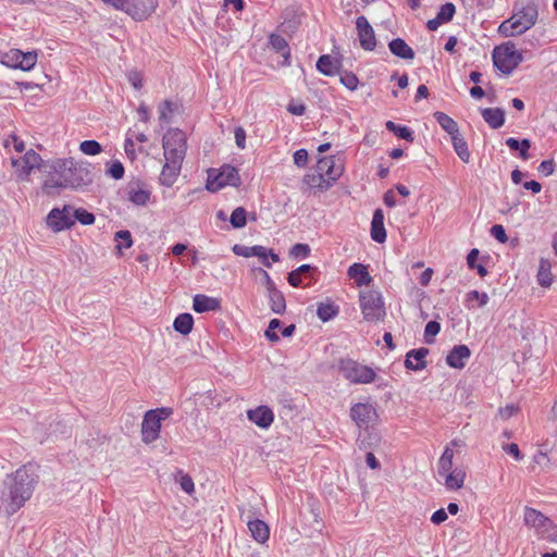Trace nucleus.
Listing matches in <instances>:
<instances>
[{
    "instance_id": "f257e3e1",
    "label": "nucleus",
    "mask_w": 557,
    "mask_h": 557,
    "mask_svg": "<svg viewBox=\"0 0 557 557\" xmlns=\"http://www.w3.org/2000/svg\"><path fill=\"white\" fill-rule=\"evenodd\" d=\"M35 476L32 467L23 466L8 475L0 491V509L7 515L15 513L34 492Z\"/></svg>"
},
{
    "instance_id": "f03ea898",
    "label": "nucleus",
    "mask_w": 557,
    "mask_h": 557,
    "mask_svg": "<svg viewBox=\"0 0 557 557\" xmlns=\"http://www.w3.org/2000/svg\"><path fill=\"white\" fill-rule=\"evenodd\" d=\"M537 17L539 10L534 3L515 7L512 15L499 25L498 33L504 37L522 35L536 24Z\"/></svg>"
},
{
    "instance_id": "7ed1b4c3",
    "label": "nucleus",
    "mask_w": 557,
    "mask_h": 557,
    "mask_svg": "<svg viewBox=\"0 0 557 557\" xmlns=\"http://www.w3.org/2000/svg\"><path fill=\"white\" fill-rule=\"evenodd\" d=\"M52 169L55 174L62 176L69 188H81L92 182V173L88 163L76 162L74 159H59Z\"/></svg>"
},
{
    "instance_id": "20e7f679",
    "label": "nucleus",
    "mask_w": 557,
    "mask_h": 557,
    "mask_svg": "<svg viewBox=\"0 0 557 557\" xmlns=\"http://www.w3.org/2000/svg\"><path fill=\"white\" fill-rule=\"evenodd\" d=\"M345 162L342 156L322 157L317 162V174L312 175V181H319L314 188L320 191L329 189L344 173Z\"/></svg>"
},
{
    "instance_id": "39448f33",
    "label": "nucleus",
    "mask_w": 557,
    "mask_h": 557,
    "mask_svg": "<svg viewBox=\"0 0 557 557\" xmlns=\"http://www.w3.org/2000/svg\"><path fill=\"white\" fill-rule=\"evenodd\" d=\"M521 52L516 49L511 41L498 46L493 51L494 65L504 74H510L521 62Z\"/></svg>"
},
{
    "instance_id": "423d86ee",
    "label": "nucleus",
    "mask_w": 557,
    "mask_h": 557,
    "mask_svg": "<svg viewBox=\"0 0 557 557\" xmlns=\"http://www.w3.org/2000/svg\"><path fill=\"white\" fill-rule=\"evenodd\" d=\"M523 521L527 527L534 529L541 537L552 541L557 537V528L553 521L534 508H524Z\"/></svg>"
},
{
    "instance_id": "0eeeda50",
    "label": "nucleus",
    "mask_w": 557,
    "mask_h": 557,
    "mask_svg": "<svg viewBox=\"0 0 557 557\" xmlns=\"http://www.w3.org/2000/svg\"><path fill=\"white\" fill-rule=\"evenodd\" d=\"M338 368L343 376L352 384H369L374 382L376 377L372 368L360 364L352 359H342Z\"/></svg>"
},
{
    "instance_id": "6e6552de",
    "label": "nucleus",
    "mask_w": 557,
    "mask_h": 557,
    "mask_svg": "<svg viewBox=\"0 0 557 557\" xmlns=\"http://www.w3.org/2000/svg\"><path fill=\"white\" fill-rule=\"evenodd\" d=\"M186 136L177 129H170L163 136L164 158L183 161L186 153Z\"/></svg>"
},
{
    "instance_id": "1a4fd4ad",
    "label": "nucleus",
    "mask_w": 557,
    "mask_h": 557,
    "mask_svg": "<svg viewBox=\"0 0 557 557\" xmlns=\"http://www.w3.org/2000/svg\"><path fill=\"white\" fill-rule=\"evenodd\" d=\"M360 307L367 321H377L385 315L382 296L375 290H363L360 293Z\"/></svg>"
},
{
    "instance_id": "9d476101",
    "label": "nucleus",
    "mask_w": 557,
    "mask_h": 557,
    "mask_svg": "<svg viewBox=\"0 0 557 557\" xmlns=\"http://www.w3.org/2000/svg\"><path fill=\"white\" fill-rule=\"evenodd\" d=\"M158 0H124L121 11L135 21L148 18L157 9Z\"/></svg>"
},
{
    "instance_id": "9b49d317",
    "label": "nucleus",
    "mask_w": 557,
    "mask_h": 557,
    "mask_svg": "<svg viewBox=\"0 0 557 557\" xmlns=\"http://www.w3.org/2000/svg\"><path fill=\"white\" fill-rule=\"evenodd\" d=\"M47 225L53 232H61L74 225L73 208L64 206L62 209H52L47 216Z\"/></svg>"
},
{
    "instance_id": "f8f14e48",
    "label": "nucleus",
    "mask_w": 557,
    "mask_h": 557,
    "mask_svg": "<svg viewBox=\"0 0 557 557\" xmlns=\"http://www.w3.org/2000/svg\"><path fill=\"white\" fill-rule=\"evenodd\" d=\"M41 157L33 149L28 150L23 158L12 159L13 168H16V175L20 181H26L34 169L39 168Z\"/></svg>"
},
{
    "instance_id": "ddd939ff",
    "label": "nucleus",
    "mask_w": 557,
    "mask_h": 557,
    "mask_svg": "<svg viewBox=\"0 0 557 557\" xmlns=\"http://www.w3.org/2000/svg\"><path fill=\"white\" fill-rule=\"evenodd\" d=\"M239 184L238 171L232 165L222 166L220 173L207 182V189L216 191L225 185L237 186Z\"/></svg>"
},
{
    "instance_id": "4468645a",
    "label": "nucleus",
    "mask_w": 557,
    "mask_h": 557,
    "mask_svg": "<svg viewBox=\"0 0 557 557\" xmlns=\"http://www.w3.org/2000/svg\"><path fill=\"white\" fill-rule=\"evenodd\" d=\"M161 422L156 412L147 411L141 424V437L146 444L154 442L160 434Z\"/></svg>"
},
{
    "instance_id": "2eb2a0df",
    "label": "nucleus",
    "mask_w": 557,
    "mask_h": 557,
    "mask_svg": "<svg viewBox=\"0 0 557 557\" xmlns=\"http://www.w3.org/2000/svg\"><path fill=\"white\" fill-rule=\"evenodd\" d=\"M356 27L358 30V37L360 46L364 50H373L376 46L375 35L372 26L368 22L367 17L361 15L356 21Z\"/></svg>"
},
{
    "instance_id": "dca6fc26",
    "label": "nucleus",
    "mask_w": 557,
    "mask_h": 557,
    "mask_svg": "<svg viewBox=\"0 0 557 557\" xmlns=\"http://www.w3.org/2000/svg\"><path fill=\"white\" fill-rule=\"evenodd\" d=\"M150 196V189L141 182H133L127 186V199L135 206H146Z\"/></svg>"
},
{
    "instance_id": "f3484780",
    "label": "nucleus",
    "mask_w": 557,
    "mask_h": 557,
    "mask_svg": "<svg viewBox=\"0 0 557 557\" xmlns=\"http://www.w3.org/2000/svg\"><path fill=\"white\" fill-rule=\"evenodd\" d=\"M350 416L359 428L368 426V424L376 416L375 409L370 404H356L350 409Z\"/></svg>"
},
{
    "instance_id": "a211bd4d",
    "label": "nucleus",
    "mask_w": 557,
    "mask_h": 557,
    "mask_svg": "<svg viewBox=\"0 0 557 557\" xmlns=\"http://www.w3.org/2000/svg\"><path fill=\"white\" fill-rule=\"evenodd\" d=\"M471 356V351L466 345L455 346L446 357V362L449 367L455 369H462L466 366V360Z\"/></svg>"
},
{
    "instance_id": "6ab92c4d",
    "label": "nucleus",
    "mask_w": 557,
    "mask_h": 557,
    "mask_svg": "<svg viewBox=\"0 0 557 557\" xmlns=\"http://www.w3.org/2000/svg\"><path fill=\"white\" fill-rule=\"evenodd\" d=\"M429 355V349L421 347L419 349H412L407 352L405 367L409 370L419 371L426 368L425 358Z\"/></svg>"
},
{
    "instance_id": "aec40b11",
    "label": "nucleus",
    "mask_w": 557,
    "mask_h": 557,
    "mask_svg": "<svg viewBox=\"0 0 557 557\" xmlns=\"http://www.w3.org/2000/svg\"><path fill=\"white\" fill-rule=\"evenodd\" d=\"M182 161H175L172 159H165V164L160 175V182L166 187H171L181 170Z\"/></svg>"
},
{
    "instance_id": "412c9836",
    "label": "nucleus",
    "mask_w": 557,
    "mask_h": 557,
    "mask_svg": "<svg viewBox=\"0 0 557 557\" xmlns=\"http://www.w3.org/2000/svg\"><path fill=\"white\" fill-rule=\"evenodd\" d=\"M371 238L379 244H382L386 240L384 214L381 209H376L373 213L371 222Z\"/></svg>"
},
{
    "instance_id": "4be33fe9",
    "label": "nucleus",
    "mask_w": 557,
    "mask_h": 557,
    "mask_svg": "<svg viewBox=\"0 0 557 557\" xmlns=\"http://www.w3.org/2000/svg\"><path fill=\"white\" fill-rule=\"evenodd\" d=\"M444 479V485L449 491H457L463 486L466 479V471L461 467L454 468L453 471H449L442 475Z\"/></svg>"
},
{
    "instance_id": "5701e85b",
    "label": "nucleus",
    "mask_w": 557,
    "mask_h": 557,
    "mask_svg": "<svg viewBox=\"0 0 557 557\" xmlns=\"http://www.w3.org/2000/svg\"><path fill=\"white\" fill-rule=\"evenodd\" d=\"M248 418L260 428H268L273 422V412L265 406L248 411Z\"/></svg>"
},
{
    "instance_id": "b1692460",
    "label": "nucleus",
    "mask_w": 557,
    "mask_h": 557,
    "mask_svg": "<svg viewBox=\"0 0 557 557\" xmlns=\"http://www.w3.org/2000/svg\"><path fill=\"white\" fill-rule=\"evenodd\" d=\"M347 274L352 278L357 286L369 285L372 282L368 268L362 263H354L349 267Z\"/></svg>"
},
{
    "instance_id": "393cba45",
    "label": "nucleus",
    "mask_w": 557,
    "mask_h": 557,
    "mask_svg": "<svg viewBox=\"0 0 557 557\" xmlns=\"http://www.w3.org/2000/svg\"><path fill=\"white\" fill-rule=\"evenodd\" d=\"M482 117L492 128H499L505 123V112L499 108H487L482 110Z\"/></svg>"
},
{
    "instance_id": "a878e982",
    "label": "nucleus",
    "mask_w": 557,
    "mask_h": 557,
    "mask_svg": "<svg viewBox=\"0 0 557 557\" xmlns=\"http://www.w3.org/2000/svg\"><path fill=\"white\" fill-rule=\"evenodd\" d=\"M388 48L391 52L398 58L405 60H412L414 58L413 50L401 38L393 39L389 42Z\"/></svg>"
},
{
    "instance_id": "bb28decb",
    "label": "nucleus",
    "mask_w": 557,
    "mask_h": 557,
    "mask_svg": "<svg viewBox=\"0 0 557 557\" xmlns=\"http://www.w3.org/2000/svg\"><path fill=\"white\" fill-rule=\"evenodd\" d=\"M339 62L329 54L321 55L317 61V69L323 75L333 76L338 72Z\"/></svg>"
},
{
    "instance_id": "cd10ccee",
    "label": "nucleus",
    "mask_w": 557,
    "mask_h": 557,
    "mask_svg": "<svg viewBox=\"0 0 557 557\" xmlns=\"http://www.w3.org/2000/svg\"><path fill=\"white\" fill-rule=\"evenodd\" d=\"M248 528H249V531L251 532L252 537L257 542L264 543L265 541H268L270 531H269V527L267 525L265 522H263L262 520H259V519L253 520V521H248Z\"/></svg>"
},
{
    "instance_id": "c85d7f7f",
    "label": "nucleus",
    "mask_w": 557,
    "mask_h": 557,
    "mask_svg": "<svg viewBox=\"0 0 557 557\" xmlns=\"http://www.w3.org/2000/svg\"><path fill=\"white\" fill-rule=\"evenodd\" d=\"M193 308L196 312L202 313L218 309L219 301L215 298L199 294L194 297Z\"/></svg>"
},
{
    "instance_id": "c756f323",
    "label": "nucleus",
    "mask_w": 557,
    "mask_h": 557,
    "mask_svg": "<svg viewBox=\"0 0 557 557\" xmlns=\"http://www.w3.org/2000/svg\"><path fill=\"white\" fill-rule=\"evenodd\" d=\"M537 283L543 287H548L553 283L552 264L548 259L541 258L537 271Z\"/></svg>"
},
{
    "instance_id": "7c9ffc66",
    "label": "nucleus",
    "mask_w": 557,
    "mask_h": 557,
    "mask_svg": "<svg viewBox=\"0 0 557 557\" xmlns=\"http://www.w3.org/2000/svg\"><path fill=\"white\" fill-rule=\"evenodd\" d=\"M268 298L271 310L276 314H282L285 312L286 302L284 295L277 289H273L268 292Z\"/></svg>"
},
{
    "instance_id": "2f4dec72",
    "label": "nucleus",
    "mask_w": 557,
    "mask_h": 557,
    "mask_svg": "<svg viewBox=\"0 0 557 557\" xmlns=\"http://www.w3.org/2000/svg\"><path fill=\"white\" fill-rule=\"evenodd\" d=\"M194 325V319L190 313L178 314L173 323L174 330L183 335H187L191 332Z\"/></svg>"
},
{
    "instance_id": "473e14b6",
    "label": "nucleus",
    "mask_w": 557,
    "mask_h": 557,
    "mask_svg": "<svg viewBox=\"0 0 557 557\" xmlns=\"http://www.w3.org/2000/svg\"><path fill=\"white\" fill-rule=\"evenodd\" d=\"M64 184V178L54 173V175L48 176L45 180L41 188L45 194H47L48 196H52L55 190L69 188Z\"/></svg>"
},
{
    "instance_id": "72a5a7b5",
    "label": "nucleus",
    "mask_w": 557,
    "mask_h": 557,
    "mask_svg": "<svg viewBox=\"0 0 557 557\" xmlns=\"http://www.w3.org/2000/svg\"><path fill=\"white\" fill-rule=\"evenodd\" d=\"M434 117L436 122L442 126V128L445 129L450 135V137L458 135V124L446 113L435 112Z\"/></svg>"
},
{
    "instance_id": "f704fd0d",
    "label": "nucleus",
    "mask_w": 557,
    "mask_h": 557,
    "mask_svg": "<svg viewBox=\"0 0 557 557\" xmlns=\"http://www.w3.org/2000/svg\"><path fill=\"white\" fill-rule=\"evenodd\" d=\"M451 138V143L457 156L465 162L468 163L470 161V151L468 149V144L463 139L460 133L455 135Z\"/></svg>"
},
{
    "instance_id": "c9c22d12",
    "label": "nucleus",
    "mask_w": 557,
    "mask_h": 557,
    "mask_svg": "<svg viewBox=\"0 0 557 557\" xmlns=\"http://www.w3.org/2000/svg\"><path fill=\"white\" fill-rule=\"evenodd\" d=\"M453 459L454 450L451 449V447L447 446L438 460L437 473L440 476L454 470Z\"/></svg>"
},
{
    "instance_id": "e433bc0d",
    "label": "nucleus",
    "mask_w": 557,
    "mask_h": 557,
    "mask_svg": "<svg viewBox=\"0 0 557 557\" xmlns=\"http://www.w3.org/2000/svg\"><path fill=\"white\" fill-rule=\"evenodd\" d=\"M385 126L388 131L396 134L399 138H403L407 141H413L412 132L408 127L397 125L393 121H387Z\"/></svg>"
},
{
    "instance_id": "4c0bfd02",
    "label": "nucleus",
    "mask_w": 557,
    "mask_h": 557,
    "mask_svg": "<svg viewBox=\"0 0 557 557\" xmlns=\"http://www.w3.org/2000/svg\"><path fill=\"white\" fill-rule=\"evenodd\" d=\"M270 45L272 48L277 51L282 52V54L287 59L289 57V49L287 41L284 37L281 35L272 34L270 36Z\"/></svg>"
},
{
    "instance_id": "58836bf2",
    "label": "nucleus",
    "mask_w": 557,
    "mask_h": 557,
    "mask_svg": "<svg viewBox=\"0 0 557 557\" xmlns=\"http://www.w3.org/2000/svg\"><path fill=\"white\" fill-rule=\"evenodd\" d=\"M233 252L237 256L249 258V257H252L256 255H260V252H262V250H261V246H258V245L248 247V246L236 244L233 246Z\"/></svg>"
},
{
    "instance_id": "ea45409f",
    "label": "nucleus",
    "mask_w": 557,
    "mask_h": 557,
    "mask_svg": "<svg viewBox=\"0 0 557 557\" xmlns=\"http://www.w3.org/2000/svg\"><path fill=\"white\" fill-rule=\"evenodd\" d=\"M230 222L234 228H242L246 225V210L243 207L236 208L230 218Z\"/></svg>"
},
{
    "instance_id": "a19ab883",
    "label": "nucleus",
    "mask_w": 557,
    "mask_h": 557,
    "mask_svg": "<svg viewBox=\"0 0 557 557\" xmlns=\"http://www.w3.org/2000/svg\"><path fill=\"white\" fill-rule=\"evenodd\" d=\"M79 149L84 154L97 156L102 151L101 145L96 140H84L79 145Z\"/></svg>"
},
{
    "instance_id": "79ce46f5",
    "label": "nucleus",
    "mask_w": 557,
    "mask_h": 557,
    "mask_svg": "<svg viewBox=\"0 0 557 557\" xmlns=\"http://www.w3.org/2000/svg\"><path fill=\"white\" fill-rule=\"evenodd\" d=\"M336 313L337 310L331 304H320L318 306L317 314L323 322L331 320Z\"/></svg>"
},
{
    "instance_id": "37998d69",
    "label": "nucleus",
    "mask_w": 557,
    "mask_h": 557,
    "mask_svg": "<svg viewBox=\"0 0 557 557\" xmlns=\"http://www.w3.org/2000/svg\"><path fill=\"white\" fill-rule=\"evenodd\" d=\"M73 219L74 222L77 220L83 225H90L95 222V215L83 208L73 209Z\"/></svg>"
},
{
    "instance_id": "c03bdc74",
    "label": "nucleus",
    "mask_w": 557,
    "mask_h": 557,
    "mask_svg": "<svg viewBox=\"0 0 557 557\" xmlns=\"http://www.w3.org/2000/svg\"><path fill=\"white\" fill-rule=\"evenodd\" d=\"M20 61V69L22 71H29L35 66L37 62V53L35 51L26 53L22 52Z\"/></svg>"
},
{
    "instance_id": "a18cd8bd",
    "label": "nucleus",
    "mask_w": 557,
    "mask_h": 557,
    "mask_svg": "<svg viewBox=\"0 0 557 557\" xmlns=\"http://www.w3.org/2000/svg\"><path fill=\"white\" fill-rule=\"evenodd\" d=\"M176 481L181 488L187 494H191L195 490V484L190 475L180 471Z\"/></svg>"
},
{
    "instance_id": "49530a36",
    "label": "nucleus",
    "mask_w": 557,
    "mask_h": 557,
    "mask_svg": "<svg viewBox=\"0 0 557 557\" xmlns=\"http://www.w3.org/2000/svg\"><path fill=\"white\" fill-rule=\"evenodd\" d=\"M21 53L22 51L17 49L11 50L9 53L4 54L2 63L14 69H20Z\"/></svg>"
},
{
    "instance_id": "de8ad7c7",
    "label": "nucleus",
    "mask_w": 557,
    "mask_h": 557,
    "mask_svg": "<svg viewBox=\"0 0 557 557\" xmlns=\"http://www.w3.org/2000/svg\"><path fill=\"white\" fill-rule=\"evenodd\" d=\"M262 252L260 255H256L262 262V264L267 268H271V262L269 261V258H271L272 262H278L280 257L277 253H275L273 250H268L265 247L261 246Z\"/></svg>"
},
{
    "instance_id": "09e8293b",
    "label": "nucleus",
    "mask_w": 557,
    "mask_h": 557,
    "mask_svg": "<svg viewBox=\"0 0 557 557\" xmlns=\"http://www.w3.org/2000/svg\"><path fill=\"white\" fill-rule=\"evenodd\" d=\"M115 240H121L122 243L116 246L119 251L122 250V247L129 248L133 245V239L129 231L122 230L115 233Z\"/></svg>"
},
{
    "instance_id": "8fccbe9b",
    "label": "nucleus",
    "mask_w": 557,
    "mask_h": 557,
    "mask_svg": "<svg viewBox=\"0 0 557 557\" xmlns=\"http://www.w3.org/2000/svg\"><path fill=\"white\" fill-rule=\"evenodd\" d=\"M341 83L349 90H355L358 87V77L351 72H345L341 75Z\"/></svg>"
},
{
    "instance_id": "3c124183",
    "label": "nucleus",
    "mask_w": 557,
    "mask_h": 557,
    "mask_svg": "<svg viewBox=\"0 0 557 557\" xmlns=\"http://www.w3.org/2000/svg\"><path fill=\"white\" fill-rule=\"evenodd\" d=\"M441 331V325L436 321H430L425 325L424 330V338L428 344L432 343V337L438 334Z\"/></svg>"
},
{
    "instance_id": "603ef678",
    "label": "nucleus",
    "mask_w": 557,
    "mask_h": 557,
    "mask_svg": "<svg viewBox=\"0 0 557 557\" xmlns=\"http://www.w3.org/2000/svg\"><path fill=\"white\" fill-rule=\"evenodd\" d=\"M455 11H456V9L453 3H445L444 5H442V8L437 14V17L443 23L449 22L454 17Z\"/></svg>"
},
{
    "instance_id": "864d4df0",
    "label": "nucleus",
    "mask_w": 557,
    "mask_h": 557,
    "mask_svg": "<svg viewBox=\"0 0 557 557\" xmlns=\"http://www.w3.org/2000/svg\"><path fill=\"white\" fill-rule=\"evenodd\" d=\"M281 326V321L278 319H272L269 323V326L264 333L265 337L270 342H277L280 339L277 333L275 332L276 329Z\"/></svg>"
},
{
    "instance_id": "5fc2aeb1",
    "label": "nucleus",
    "mask_w": 557,
    "mask_h": 557,
    "mask_svg": "<svg viewBox=\"0 0 557 557\" xmlns=\"http://www.w3.org/2000/svg\"><path fill=\"white\" fill-rule=\"evenodd\" d=\"M488 295L486 293H479L478 290H471L467 294V301L472 302L474 300L479 301L480 307H484L488 302Z\"/></svg>"
},
{
    "instance_id": "6e6d98bb",
    "label": "nucleus",
    "mask_w": 557,
    "mask_h": 557,
    "mask_svg": "<svg viewBox=\"0 0 557 557\" xmlns=\"http://www.w3.org/2000/svg\"><path fill=\"white\" fill-rule=\"evenodd\" d=\"M310 253V247L307 244H296L290 249V256L295 258H306Z\"/></svg>"
},
{
    "instance_id": "4d7b16f0",
    "label": "nucleus",
    "mask_w": 557,
    "mask_h": 557,
    "mask_svg": "<svg viewBox=\"0 0 557 557\" xmlns=\"http://www.w3.org/2000/svg\"><path fill=\"white\" fill-rule=\"evenodd\" d=\"M107 174H109L114 180H120L124 175V166L120 161L113 162L110 168L107 170Z\"/></svg>"
},
{
    "instance_id": "13d9d810",
    "label": "nucleus",
    "mask_w": 557,
    "mask_h": 557,
    "mask_svg": "<svg viewBox=\"0 0 557 557\" xmlns=\"http://www.w3.org/2000/svg\"><path fill=\"white\" fill-rule=\"evenodd\" d=\"M491 235L502 244H505L508 240L506 231L500 224H496L491 227Z\"/></svg>"
},
{
    "instance_id": "bf43d9fd",
    "label": "nucleus",
    "mask_w": 557,
    "mask_h": 557,
    "mask_svg": "<svg viewBox=\"0 0 557 557\" xmlns=\"http://www.w3.org/2000/svg\"><path fill=\"white\" fill-rule=\"evenodd\" d=\"M173 112L172 102L169 100L163 101L159 107V119L161 121H169V115Z\"/></svg>"
},
{
    "instance_id": "052dcab7",
    "label": "nucleus",
    "mask_w": 557,
    "mask_h": 557,
    "mask_svg": "<svg viewBox=\"0 0 557 557\" xmlns=\"http://www.w3.org/2000/svg\"><path fill=\"white\" fill-rule=\"evenodd\" d=\"M235 143L239 149L246 147V132L242 126H238L234 131Z\"/></svg>"
},
{
    "instance_id": "680f3d73",
    "label": "nucleus",
    "mask_w": 557,
    "mask_h": 557,
    "mask_svg": "<svg viewBox=\"0 0 557 557\" xmlns=\"http://www.w3.org/2000/svg\"><path fill=\"white\" fill-rule=\"evenodd\" d=\"M308 161V152L306 149H299L294 153V163L299 166L304 168L307 164Z\"/></svg>"
},
{
    "instance_id": "e2e57ef3",
    "label": "nucleus",
    "mask_w": 557,
    "mask_h": 557,
    "mask_svg": "<svg viewBox=\"0 0 557 557\" xmlns=\"http://www.w3.org/2000/svg\"><path fill=\"white\" fill-rule=\"evenodd\" d=\"M10 144L13 145V148L17 152H22L25 149V144L23 140L18 139L15 135H10L9 138L5 140V146L8 147Z\"/></svg>"
},
{
    "instance_id": "0e129e2a",
    "label": "nucleus",
    "mask_w": 557,
    "mask_h": 557,
    "mask_svg": "<svg viewBox=\"0 0 557 557\" xmlns=\"http://www.w3.org/2000/svg\"><path fill=\"white\" fill-rule=\"evenodd\" d=\"M555 163L553 160H544L539 166V171L545 176H549L554 173Z\"/></svg>"
},
{
    "instance_id": "69168bd1",
    "label": "nucleus",
    "mask_w": 557,
    "mask_h": 557,
    "mask_svg": "<svg viewBox=\"0 0 557 557\" xmlns=\"http://www.w3.org/2000/svg\"><path fill=\"white\" fill-rule=\"evenodd\" d=\"M503 449L507 454L511 455L516 460L522 459V455H521L519 446L517 444H515V443L506 444L503 446Z\"/></svg>"
},
{
    "instance_id": "338daca9",
    "label": "nucleus",
    "mask_w": 557,
    "mask_h": 557,
    "mask_svg": "<svg viewBox=\"0 0 557 557\" xmlns=\"http://www.w3.org/2000/svg\"><path fill=\"white\" fill-rule=\"evenodd\" d=\"M448 516H447V512L444 508H441L438 510H436L435 512H433V515L431 516V521L432 523L438 525L443 522H445L447 520Z\"/></svg>"
},
{
    "instance_id": "774afa93",
    "label": "nucleus",
    "mask_w": 557,
    "mask_h": 557,
    "mask_svg": "<svg viewBox=\"0 0 557 557\" xmlns=\"http://www.w3.org/2000/svg\"><path fill=\"white\" fill-rule=\"evenodd\" d=\"M287 111L294 115H302L306 111V107L302 102H289Z\"/></svg>"
}]
</instances>
